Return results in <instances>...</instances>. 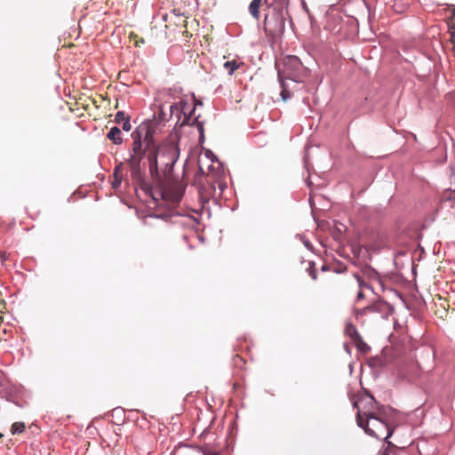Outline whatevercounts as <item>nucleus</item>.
I'll return each mask as SVG.
<instances>
[{
  "mask_svg": "<svg viewBox=\"0 0 455 455\" xmlns=\"http://www.w3.org/2000/svg\"><path fill=\"white\" fill-rule=\"evenodd\" d=\"M132 143L127 164L131 176L137 181L143 180L146 160L151 177L159 181L162 175L169 177L180 156V149L174 143L157 145L154 140L153 124H143L132 132Z\"/></svg>",
  "mask_w": 455,
  "mask_h": 455,
  "instance_id": "f257e3e1",
  "label": "nucleus"
},
{
  "mask_svg": "<svg viewBox=\"0 0 455 455\" xmlns=\"http://www.w3.org/2000/svg\"><path fill=\"white\" fill-rule=\"evenodd\" d=\"M306 76H307V69L303 67L297 56L289 55L283 58V68L278 69V78L282 87L281 96L284 101L292 96L285 80L300 83Z\"/></svg>",
  "mask_w": 455,
  "mask_h": 455,
  "instance_id": "f03ea898",
  "label": "nucleus"
},
{
  "mask_svg": "<svg viewBox=\"0 0 455 455\" xmlns=\"http://www.w3.org/2000/svg\"><path fill=\"white\" fill-rule=\"evenodd\" d=\"M355 419L359 427L363 428L368 435L377 439H381L385 433L387 434L388 429H393L387 419H379L373 411L365 410L363 412L358 411Z\"/></svg>",
  "mask_w": 455,
  "mask_h": 455,
  "instance_id": "7ed1b4c3",
  "label": "nucleus"
},
{
  "mask_svg": "<svg viewBox=\"0 0 455 455\" xmlns=\"http://www.w3.org/2000/svg\"><path fill=\"white\" fill-rule=\"evenodd\" d=\"M264 29L272 38L282 36L285 30L283 15L280 12H273L270 17L267 15L264 20Z\"/></svg>",
  "mask_w": 455,
  "mask_h": 455,
  "instance_id": "20e7f679",
  "label": "nucleus"
},
{
  "mask_svg": "<svg viewBox=\"0 0 455 455\" xmlns=\"http://www.w3.org/2000/svg\"><path fill=\"white\" fill-rule=\"evenodd\" d=\"M391 312L392 307L387 302L378 299L363 308L356 309L355 315L359 318L368 315H379L381 318H387Z\"/></svg>",
  "mask_w": 455,
  "mask_h": 455,
  "instance_id": "39448f33",
  "label": "nucleus"
},
{
  "mask_svg": "<svg viewBox=\"0 0 455 455\" xmlns=\"http://www.w3.org/2000/svg\"><path fill=\"white\" fill-rule=\"evenodd\" d=\"M366 398L362 397L361 402H363L364 399H368L366 404L363 407V411L370 410L373 411L377 414V418L379 419H386L387 411L390 409L388 406H385L379 403L374 396L370 393L369 390H365Z\"/></svg>",
  "mask_w": 455,
  "mask_h": 455,
  "instance_id": "423d86ee",
  "label": "nucleus"
},
{
  "mask_svg": "<svg viewBox=\"0 0 455 455\" xmlns=\"http://www.w3.org/2000/svg\"><path fill=\"white\" fill-rule=\"evenodd\" d=\"M164 19L166 22V29L172 32L173 35L179 33V30L187 27V17L181 14H177L175 12L166 14Z\"/></svg>",
  "mask_w": 455,
  "mask_h": 455,
  "instance_id": "0eeeda50",
  "label": "nucleus"
},
{
  "mask_svg": "<svg viewBox=\"0 0 455 455\" xmlns=\"http://www.w3.org/2000/svg\"><path fill=\"white\" fill-rule=\"evenodd\" d=\"M342 288L347 290H355L357 289V298L356 300L359 301L364 298L363 290L371 288L358 275H353L347 282L342 283Z\"/></svg>",
  "mask_w": 455,
  "mask_h": 455,
  "instance_id": "6e6552de",
  "label": "nucleus"
},
{
  "mask_svg": "<svg viewBox=\"0 0 455 455\" xmlns=\"http://www.w3.org/2000/svg\"><path fill=\"white\" fill-rule=\"evenodd\" d=\"M392 349L385 347L380 355L375 356L367 357L365 359V364L370 368H383L386 367L387 362L390 360L387 355L391 354Z\"/></svg>",
  "mask_w": 455,
  "mask_h": 455,
  "instance_id": "1a4fd4ad",
  "label": "nucleus"
},
{
  "mask_svg": "<svg viewBox=\"0 0 455 455\" xmlns=\"http://www.w3.org/2000/svg\"><path fill=\"white\" fill-rule=\"evenodd\" d=\"M395 373V378L398 381H406L409 383L415 384L416 386H421V379L424 376L425 371H393Z\"/></svg>",
  "mask_w": 455,
  "mask_h": 455,
  "instance_id": "9d476101",
  "label": "nucleus"
},
{
  "mask_svg": "<svg viewBox=\"0 0 455 455\" xmlns=\"http://www.w3.org/2000/svg\"><path fill=\"white\" fill-rule=\"evenodd\" d=\"M173 109H177L175 105L161 104L155 114V120L160 123L169 121L173 116Z\"/></svg>",
  "mask_w": 455,
  "mask_h": 455,
  "instance_id": "9b49d317",
  "label": "nucleus"
},
{
  "mask_svg": "<svg viewBox=\"0 0 455 455\" xmlns=\"http://www.w3.org/2000/svg\"><path fill=\"white\" fill-rule=\"evenodd\" d=\"M172 105H175L177 109H173V116L177 117V123L180 121L181 116H184V120L182 121L183 124H189L190 120L192 119V114H188V104L180 100L179 103H172Z\"/></svg>",
  "mask_w": 455,
  "mask_h": 455,
  "instance_id": "f8f14e48",
  "label": "nucleus"
},
{
  "mask_svg": "<svg viewBox=\"0 0 455 455\" xmlns=\"http://www.w3.org/2000/svg\"><path fill=\"white\" fill-rule=\"evenodd\" d=\"M386 4L389 5L394 12L403 13L409 8L412 0H382Z\"/></svg>",
  "mask_w": 455,
  "mask_h": 455,
  "instance_id": "ddd939ff",
  "label": "nucleus"
},
{
  "mask_svg": "<svg viewBox=\"0 0 455 455\" xmlns=\"http://www.w3.org/2000/svg\"><path fill=\"white\" fill-rule=\"evenodd\" d=\"M359 355L366 356L371 350V347L363 340V337L352 342Z\"/></svg>",
  "mask_w": 455,
  "mask_h": 455,
  "instance_id": "4468645a",
  "label": "nucleus"
},
{
  "mask_svg": "<svg viewBox=\"0 0 455 455\" xmlns=\"http://www.w3.org/2000/svg\"><path fill=\"white\" fill-rule=\"evenodd\" d=\"M344 333L351 339L352 342L362 337L356 326L352 323H346Z\"/></svg>",
  "mask_w": 455,
  "mask_h": 455,
  "instance_id": "2eb2a0df",
  "label": "nucleus"
},
{
  "mask_svg": "<svg viewBox=\"0 0 455 455\" xmlns=\"http://www.w3.org/2000/svg\"><path fill=\"white\" fill-rule=\"evenodd\" d=\"M393 433L394 429H388L386 436L382 437L384 442L387 443V448L380 455H392V452H395V450L397 449V447L392 442L388 441Z\"/></svg>",
  "mask_w": 455,
  "mask_h": 455,
  "instance_id": "dca6fc26",
  "label": "nucleus"
},
{
  "mask_svg": "<svg viewBox=\"0 0 455 455\" xmlns=\"http://www.w3.org/2000/svg\"><path fill=\"white\" fill-rule=\"evenodd\" d=\"M108 139L113 141V143L119 145L123 142L121 136V131L118 127L115 126L110 129L107 135Z\"/></svg>",
  "mask_w": 455,
  "mask_h": 455,
  "instance_id": "f3484780",
  "label": "nucleus"
},
{
  "mask_svg": "<svg viewBox=\"0 0 455 455\" xmlns=\"http://www.w3.org/2000/svg\"><path fill=\"white\" fill-rule=\"evenodd\" d=\"M11 393L9 380L4 371H0V395H7Z\"/></svg>",
  "mask_w": 455,
  "mask_h": 455,
  "instance_id": "a211bd4d",
  "label": "nucleus"
},
{
  "mask_svg": "<svg viewBox=\"0 0 455 455\" xmlns=\"http://www.w3.org/2000/svg\"><path fill=\"white\" fill-rule=\"evenodd\" d=\"M242 66H243V63L236 60H228L223 64V67L228 71V75H233L235 71Z\"/></svg>",
  "mask_w": 455,
  "mask_h": 455,
  "instance_id": "6ab92c4d",
  "label": "nucleus"
},
{
  "mask_svg": "<svg viewBox=\"0 0 455 455\" xmlns=\"http://www.w3.org/2000/svg\"><path fill=\"white\" fill-rule=\"evenodd\" d=\"M261 4H262V0H252L249 5L250 13L257 20L259 17V8H260Z\"/></svg>",
  "mask_w": 455,
  "mask_h": 455,
  "instance_id": "aec40b11",
  "label": "nucleus"
},
{
  "mask_svg": "<svg viewBox=\"0 0 455 455\" xmlns=\"http://www.w3.org/2000/svg\"><path fill=\"white\" fill-rule=\"evenodd\" d=\"M192 124L196 126V128H197V130H198V132H199V134H200L199 140H200V142H203V141H204V124L198 120V117H196V118L192 121Z\"/></svg>",
  "mask_w": 455,
  "mask_h": 455,
  "instance_id": "412c9836",
  "label": "nucleus"
},
{
  "mask_svg": "<svg viewBox=\"0 0 455 455\" xmlns=\"http://www.w3.org/2000/svg\"><path fill=\"white\" fill-rule=\"evenodd\" d=\"M26 428V426L23 422H14L12 425L11 432L12 435H17L22 433Z\"/></svg>",
  "mask_w": 455,
  "mask_h": 455,
  "instance_id": "4be33fe9",
  "label": "nucleus"
},
{
  "mask_svg": "<svg viewBox=\"0 0 455 455\" xmlns=\"http://www.w3.org/2000/svg\"><path fill=\"white\" fill-rule=\"evenodd\" d=\"M127 116L124 114V112L123 111H119L116 113V116H115V121L121 124L123 122L125 121Z\"/></svg>",
  "mask_w": 455,
  "mask_h": 455,
  "instance_id": "5701e85b",
  "label": "nucleus"
},
{
  "mask_svg": "<svg viewBox=\"0 0 455 455\" xmlns=\"http://www.w3.org/2000/svg\"><path fill=\"white\" fill-rule=\"evenodd\" d=\"M436 299L438 300L440 307H442L444 310L446 309V307H449L448 301L441 296H436Z\"/></svg>",
  "mask_w": 455,
  "mask_h": 455,
  "instance_id": "b1692460",
  "label": "nucleus"
},
{
  "mask_svg": "<svg viewBox=\"0 0 455 455\" xmlns=\"http://www.w3.org/2000/svg\"><path fill=\"white\" fill-rule=\"evenodd\" d=\"M122 128L126 131V132H129L132 128L131 126V124H130V118L129 116L126 117L125 121L123 122L122 124Z\"/></svg>",
  "mask_w": 455,
  "mask_h": 455,
  "instance_id": "393cba45",
  "label": "nucleus"
},
{
  "mask_svg": "<svg viewBox=\"0 0 455 455\" xmlns=\"http://www.w3.org/2000/svg\"><path fill=\"white\" fill-rule=\"evenodd\" d=\"M179 33H181L186 38L191 36V34L188 31L187 27L181 30H179Z\"/></svg>",
  "mask_w": 455,
  "mask_h": 455,
  "instance_id": "a878e982",
  "label": "nucleus"
},
{
  "mask_svg": "<svg viewBox=\"0 0 455 455\" xmlns=\"http://www.w3.org/2000/svg\"><path fill=\"white\" fill-rule=\"evenodd\" d=\"M353 407L354 408H356L357 409V411H360L361 412H363V411H361L358 407V402L357 401H354L353 402Z\"/></svg>",
  "mask_w": 455,
  "mask_h": 455,
  "instance_id": "bb28decb",
  "label": "nucleus"
},
{
  "mask_svg": "<svg viewBox=\"0 0 455 455\" xmlns=\"http://www.w3.org/2000/svg\"><path fill=\"white\" fill-rule=\"evenodd\" d=\"M309 275H311V277L315 280L316 279V275H315V270H311L309 272Z\"/></svg>",
  "mask_w": 455,
  "mask_h": 455,
  "instance_id": "cd10ccee",
  "label": "nucleus"
},
{
  "mask_svg": "<svg viewBox=\"0 0 455 455\" xmlns=\"http://www.w3.org/2000/svg\"><path fill=\"white\" fill-rule=\"evenodd\" d=\"M204 455H215V453L211 452V451H204Z\"/></svg>",
  "mask_w": 455,
  "mask_h": 455,
  "instance_id": "c85d7f7f",
  "label": "nucleus"
},
{
  "mask_svg": "<svg viewBox=\"0 0 455 455\" xmlns=\"http://www.w3.org/2000/svg\"><path fill=\"white\" fill-rule=\"evenodd\" d=\"M427 353L432 354V355L434 354V353H433V350H432V349H430V348H429V349H427Z\"/></svg>",
  "mask_w": 455,
  "mask_h": 455,
  "instance_id": "c756f323",
  "label": "nucleus"
},
{
  "mask_svg": "<svg viewBox=\"0 0 455 455\" xmlns=\"http://www.w3.org/2000/svg\"><path fill=\"white\" fill-rule=\"evenodd\" d=\"M392 455H397L396 450H395V452H392Z\"/></svg>",
  "mask_w": 455,
  "mask_h": 455,
  "instance_id": "7c9ffc66",
  "label": "nucleus"
},
{
  "mask_svg": "<svg viewBox=\"0 0 455 455\" xmlns=\"http://www.w3.org/2000/svg\"><path fill=\"white\" fill-rule=\"evenodd\" d=\"M312 266H314V264L312 262H309V267H311Z\"/></svg>",
  "mask_w": 455,
  "mask_h": 455,
  "instance_id": "2f4dec72",
  "label": "nucleus"
},
{
  "mask_svg": "<svg viewBox=\"0 0 455 455\" xmlns=\"http://www.w3.org/2000/svg\"><path fill=\"white\" fill-rule=\"evenodd\" d=\"M173 34L172 32H170L169 30L166 31V34Z\"/></svg>",
  "mask_w": 455,
  "mask_h": 455,
  "instance_id": "473e14b6",
  "label": "nucleus"
},
{
  "mask_svg": "<svg viewBox=\"0 0 455 455\" xmlns=\"http://www.w3.org/2000/svg\"><path fill=\"white\" fill-rule=\"evenodd\" d=\"M345 347H346L347 351H348V347H347V345H345Z\"/></svg>",
  "mask_w": 455,
  "mask_h": 455,
  "instance_id": "72a5a7b5",
  "label": "nucleus"
},
{
  "mask_svg": "<svg viewBox=\"0 0 455 455\" xmlns=\"http://www.w3.org/2000/svg\"><path fill=\"white\" fill-rule=\"evenodd\" d=\"M4 436V435L2 433H0V438H2Z\"/></svg>",
  "mask_w": 455,
  "mask_h": 455,
  "instance_id": "f704fd0d",
  "label": "nucleus"
}]
</instances>
